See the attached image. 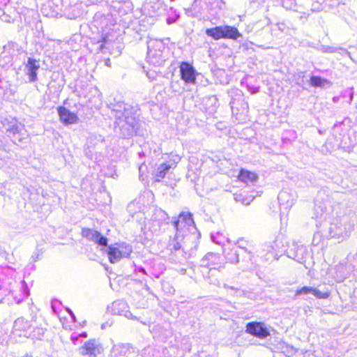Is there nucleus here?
<instances>
[{
  "label": "nucleus",
  "mask_w": 357,
  "mask_h": 357,
  "mask_svg": "<svg viewBox=\"0 0 357 357\" xmlns=\"http://www.w3.org/2000/svg\"><path fill=\"white\" fill-rule=\"evenodd\" d=\"M132 3L130 0H115L112 1L111 11L112 13L104 15L100 13H96L93 17L94 26L99 29L100 33V39L98 41L97 52L106 53L109 52L111 54L116 52L119 53L121 38L119 33L116 31L114 26L116 24V20L113 17V14L116 13L120 17L126 16L131 13L132 10Z\"/></svg>",
  "instance_id": "1"
},
{
  "label": "nucleus",
  "mask_w": 357,
  "mask_h": 357,
  "mask_svg": "<svg viewBox=\"0 0 357 357\" xmlns=\"http://www.w3.org/2000/svg\"><path fill=\"white\" fill-rule=\"evenodd\" d=\"M111 112L115 118L116 132L124 138L133 136L137 127L134 107L123 102H119L112 104Z\"/></svg>",
  "instance_id": "2"
},
{
  "label": "nucleus",
  "mask_w": 357,
  "mask_h": 357,
  "mask_svg": "<svg viewBox=\"0 0 357 357\" xmlns=\"http://www.w3.org/2000/svg\"><path fill=\"white\" fill-rule=\"evenodd\" d=\"M174 226L176 233L175 238L169 243V250L179 253H183L182 245L180 241L190 231L192 228L195 227V222L192 218V214L189 212H182L179 214L178 220L174 222Z\"/></svg>",
  "instance_id": "3"
},
{
  "label": "nucleus",
  "mask_w": 357,
  "mask_h": 357,
  "mask_svg": "<svg viewBox=\"0 0 357 357\" xmlns=\"http://www.w3.org/2000/svg\"><path fill=\"white\" fill-rule=\"evenodd\" d=\"M147 62L153 66H161L166 61L165 43L162 40L150 38L147 41Z\"/></svg>",
  "instance_id": "4"
},
{
  "label": "nucleus",
  "mask_w": 357,
  "mask_h": 357,
  "mask_svg": "<svg viewBox=\"0 0 357 357\" xmlns=\"http://www.w3.org/2000/svg\"><path fill=\"white\" fill-rule=\"evenodd\" d=\"M206 34L215 40L220 38L237 40L241 36V34L236 27L227 25L207 29Z\"/></svg>",
  "instance_id": "5"
},
{
  "label": "nucleus",
  "mask_w": 357,
  "mask_h": 357,
  "mask_svg": "<svg viewBox=\"0 0 357 357\" xmlns=\"http://www.w3.org/2000/svg\"><path fill=\"white\" fill-rule=\"evenodd\" d=\"M354 261L357 262V254L356 255L349 254L344 261L335 266L334 274L337 281H343L354 271L356 265L353 264Z\"/></svg>",
  "instance_id": "6"
},
{
  "label": "nucleus",
  "mask_w": 357,
  "mask_h": 357,
  "mask_svg": "<svg viewBox=\"0 0 357 357\" xmlns=\"http://www.w3.org/2000/svg\"><path fill=\"white\" fill-rule=\"evenodd\" d=\"M132 252V246L125 243L111 245L108 247L107 255L109 261L115 264L122 258L128 257Z\"/></svg>",
  "instance_id": "7"
},
{
  "label": "nucleus",
  "mask_w": 357,
  "mask_h": 357,
  "mask_svg": "<svg viewBox=\"0 0 357 357\" xmlns=\"http://www.w3.org/2000/svg\"><path fill=\"white\" fill-rule=\"evenodd\" d=\"M6 126V131L13 134L15 142H23L28 139L24 126L18 122L17 120L15 119H11V121H8Z\"/></svg>",
  "instance_id": "8"
},
{
  "label": "nucleus",
  "mask_w": 357,
  "mask_h": 357,
  "mask_svg": "<svg viewBox=\"0 0 357 357\" xmlns=\"http://www.w3.org/2000/svg\"><path fill=\"white\" fill-rule=\"evenodd\" d=\"M40 61L32 57H28L24 63V73L28 77L29 82L38 81V70L40 69Z\"/></svg>",
  "instance_id": "9"
},
{
  "label": "nucleus",
  "mask_w": 357,
  "mask_h": 357,
  "mask_svg": "<svg viewBox=\"0 0 357 357\" xmlns=\"http://www.w3.org/2000/svg\"><path fill=\"white\" fill-rule=\"evenodd\" d=\"M181 78L187 84H195L196 82V70L192 64L183 61L179 66Z\"/></svg>",
  "instance_id": "10"
},
{
  "label": "nucleus",
  "mask_w": 357,
  "mask_h": 357,
  "mask_svg": "<svg viewBox=\"0 0 357 357\" xmlns=\"http://www.w3.org/2000/svg\"><path fill=\"white\" fill-rule=\"evenodd\" d=\"M245 331L259 338H265L270 335L268 328L262 322H250L247 324Z\"/></svg>",
  "instance_id": "11"
},
{
  "label": "nucleus",
  "mask_w": 357,
  "mask_h": 357,
  "mask_svg": "<svg viewBox=\"0 0 357 357\" xmlns=\"http://www.w3.org/2000/svg\"><path fill=\"white\" fill-rule=\"evenodd\" d=\"M306 255V248L303 245H298L296 243H293L287 250V256L299 263L305 261Z\"/></svg>",
  "instance_id": "12"
},
{
  "label": "nucleus",
  "mask_w": 357,
  "mask_h": 357,
  "mask_svg": "<svg viewBox=\"0 0 357 357\" xmlns=\"http://www.w3.org/2000/svg\"><path fill=\"white\" fill-rule=\"evenodd\" d=\"M81 234L82 237L88 241H93L102 246L107 245V238L101 236L100 233L96 230L89 228H82Z\"/></svg>",
  "instance_id": "13"
},
{
  "label": "nucleus",
  "mask_w": 357,
  "mask_h": 357,
  "mask_svg": "<svg viewBox=\"0 0 357 357\" xmlns=\"http://www.w3.org/2000/svg\"><path fill=\"white\" fill-rule=\"evenodd\" d=\"M79 353L83 356H88L89 357H96L100 354L102 347L96 343L94 340H90L84 343V344L79 347Z\"/></svg>",
  "instance_id": "14"
},
{
  "label": "nucleus",
  "mask_w": 357,
  "mask_h": 357,
  "mask_svg": "<svg viewBox=\"0 0 357 357\" xmlns=\"http://www.w3.org/2000/svg\"><path fill=\"white\" fill-rule=\"evenodd\" d=\"M16 46L17 44L13 42H8L3 46V52L0 55V66L6 68L11 65L12 50L14 51Z\"/></svg>",
  "instance_id": "15"
},
{
  "label": "nucleus",
  "mask_w": 357,
  "mask_h": 357,
  "mask_svg": "<svg viewBox=\"0 0 357 357\" xmlns=\"http://www.w3.org/2000/svg\"><path fill=\"white\" fill-rule=\"evenodd\" d=\"M144 10L151 17L160 15L165 10L164 3L160 0H155L147 3L144 6Z\"/></svg>",
  "instance_id": "16"
},
{
  "label": "nucleus",
  "mask_w": 357,
  "mask_h": 357,
  "mask_svg": "<svg viewBox=\"0 0 357 357\" xmlns=\"http://www.w3.org/2000/svg\"><path fill=\"white\" fill-rule=\"evenodd\" d=\"M58 114L61 121L65 125L76 123L78 121L77 114L64 107L58 108Z\"/></svg>",
  "instance_id": "17"
},
{
  "label": "nucleus",
  "mask_w": 357,
  "mask_h": 357,
  "mask_svg": "<svg viewBox=\"0 0 357 357\" xmlns=\"http://www.w3.org/2000/svg\"><path fill=\"white\" fill-rule=\"evenodd\" d=\"M278 202L284 209L290 208L296 202L295 195L287 190H282L278 195Z\"/></svg>",
  "instance_id": "18"
},
{
  "label": "nucleus",
  "mask_w": 357,
  "mask_h": 357,
  "mask_svg": "<svg viewBox=\"0 0 357 357\" xmlns=\"http://www.w3.org/2000/svg\"><path fill=\"white\" fill-rule=\"evenodd\" d=\"M114 313L123 315L128 319H133V315L129 310L128 304L123 301H116L112 303Z\"/></svg>",
  "instance_id": "19"
},
{
  "label": "nucleus",
  "mask_w": 357,
  "mask_h": 357,
  "mask_svg": "<svg viewBox=\"0 0 357 357\" xmlns=\"http://www.w3.org/2000/svg\"><path fill=\"white\" fill-rule=\"evenodd\" d=\"M308 294L314 295L317 298H327L330 295L329 292L328 291H321L319 289L312 287H303L296 291V296Z\"/></svg>",
  "instance_id": "20"
},
{
  "label": "nucleus",
  "mask_w": 357,
  "mask_h": 357,
  "mask_svg": "<svg viewBox=\"0 0 357 357\" xmlns=\"http://www.w3.org/2000/svg\"><path fill=\"white\" fill-rule=\"evenodd\" d=\"M220 261V256L215 253L206 254L201 260V266L206 267L210 270L216 269Z\"/></svg>",
  "instance_id": "21"
},
{
  "label": "nucleus",
  "mask_w": 357,
  "mask_h": 357,
  "mask_svg": "<svg viewBox=\"0 0 357 357\" xmlns=\"http://www.w3.org/2000/svg\"><path fill=\"white\" fill-rule=\"evenodd\" d=\"M133 352V349L128 344H116L113 346L112 349V353L115 357L128 356Z\"/></svg>",
  "instance_id": "22"
},
{
  "label": "nucleus",
  "mask_w": 357,
  "mask_h": 357,
  "mask_svg": "<svg viewBox=\"0 0 357 357\" xmlns=\"http://www.w3.org/2000/svg\"><path fill=\"white\" fill-rule=\"evenodd\" d=\"M30 323L24 318L17 319L13 324V333L19 336L22 335V333L26 332L30 328Z\"/></svg>",
  "instance_id": "23"
},
{
  "label": "nucleus",
  "mask_w": 357,
  "mask_h": 357,
  "mask_svg": "<svg viewBox=\"0 0 357 357\" xmlns=\"http://www.w3.org/2000/svg\"><path fill=\"white\" fill-rule=\"evenodd\" d=\"M231 108L232 110L233 114L236 112H241V114H246L248 112V108L249 105L248 103L245 101H244L243 99L242 100H232L230 102Z\"/></svg>",
  "instance_id": "24"
},
{
  "label": "nucleus",
  "mask_w": 357,
  "mask_h": 357,
  "mask_svg": "<svg viewBox=\"0 0 357 357\" xmlns=\"http://www.w3.org/2000/svg\"><path fill=\"white\" fill-rule=\"evenodd\" d=\"M206 6L212 15H215L219 11L225 8V3L222 0H206Z\"/></svg>",
  "instance_id": "25"
},
{
  "label": "nucleus",
  "mask_w": 357,
  "mask_h": 357,
  "mask_svg": "<svg viewBox=\"0 0 357 357\" xmlns=\"http://www.w3.org/2000/svg\"><path fill=\"white\" fill-rule=\"evenodd\" d=\"M238 178L244 183H253L258 179V176L255 172L241 169L238 175Z\"/></svg>",
  "instance_id": "26"
},
{
  "label": "nucleus",
  "mask_w": 357,
  "mask_h": 357,
  "mask_svg": "<svg viewBox=\"0 0 357 357\" xmlns=\"http://www.w3.org/2000/svg\"><path fill=\"white\" fill-rule=\"evenodd\" d=\"M170 169L171 165H168L166 162L160 164L154 172V175L155 176V181H160L162 178H165V175Z\"/></svg>",
  "instance_id": "27"
},
{
  "label": "nucleus",
  "mask_w": 357,
  "mask_h": 357,
  "mask_svg": "<svg viewBox=\"0 0 357 357\" xmlns=\"http://www.w3.org/2000/svg\"><path fill=\"white\" fill-rule=\"evenodd\" d=\"M236 245L238 248L248 252L250 255V259H252V257H253L252 254L254 251V246L252 243H250L248 241L243 238H239L236 241Z\"/></svg>",
  "instance_id": "28"
},
{
  "label": "nucleus",
  "mask_w": 357,
  "mask_h": 357,
  "mask_svg": "<svg viewBox=\"0 0 357 357\" xmlns=\"http://www.w3.org/2000/svg\"><path fill=\"white\" fill-rule=\"evenodd\" d=\"M237 248H233L225 253L226 259L231 263H238L239 261Z\"/></svg>",
  "instance_id": "29"
},
{
  "label": "nucleus",
  "mask_w": 357,
  "mask_h": 357,
  "mask_svg": "<svg viewBox=\"0 0 357 357\" xmlns=\"http://www.w3.org/2000/svg\"><path fill=\"white\" fill-rule=\"evenodd\" d=\"M329 82L319 76H312L310 77V84L315 87H323L328 84Z\"/></svg>",
  "instance_id": "30"
},
{
  "label": "nucleus",
  "mask_w": 357,
  "mask_h": 357,
  "mask_svg": "<svg viewBox=\"0 0 357 357\" xmlns=\"http://www.w3.org/2000/svg\"><path fill=\"white\" fill-rule=\"evenodd\" d=\"M181 160V157L176 153H172L169 155V160L166 163L171 165V168L175 167L176 164Z\"/></svg>",
  "instance_id": "31"
},
{
  "label": "nucleus",
  "mask_w": 357,
  "mask_h": 357,
  "mask_svg": "<svg viewBox=\"0 0 357 357\" xmlns=\"http://www.w3.org/2000/svg\"><path fill=\"white\" fill-rule=\"evenodd\" d=\"M282 6L287 10H294L295 11H298L297 10L294 9L296 6L295 0H283Z\"/></svg>",
  "instance_id": "32"
},
{
  "label": "nucleus",
  "mask_w": 357,
  "mask_h": 357,
  "mask_svg": "<svg viewBox=\"0 0 357 357\" xmlns=\"http://www.w3.org/2000/svg\"><path fill=\"white\" fill-rule=\"evenodd\" d=\"M339 50H342L340 47H335L328 45H321L320 50L324 53H333L337 52Z\"/></svg>",
  "instance_id": "33"
},
{
  "label": "nucleus",
  "mask_w": 357,
  "mask_h": 357,
  "mask_svg": "<svg viewBox=\"0 0 357 357\" xmlns=\"http://www.w3.org/2000/svg\"><path fill=\"white\" fill-rule=\"evenodd\" d=\"M155 218L156 217L160 218V219H159L160 221H164L167 223L168 215L165 211H162V209H157L155 211Z\"/></svg>",
  "instance_id": "34"
},
{
  "label": "nucleus",
  "mask_w": 357,
  "mask_h": 357,
  "mask_svg": "<svg viewBox=\"0 0 357 357\" xmlns=\"http://www.w3.org/2000/svg\"><path fill=\"white\" fill-rule=\"evenodd\" d=\"M282 352L288 356H291L295 354L296 349L292 346L286 345L282 347Z\"/></svg>",
  "instance_id": "35"
},
{
  "label": "nucleus",
  "mask_w": 357,
  "mask_h": 357,
  "mask_svg": "<svg viewBox=\"0 0 357 357\" xmlns=\"http://www.w3.org/2000/svg\"><path fill=\"white\" fill-rule=\"evenodd\" d=\"M331 229V232H333L334 231V234L335 235H337V236H344V235H347V231L346 230L345 228H342V227H340L337 228V231H335V228H333V227H331L330 228Z\"/></svg>",
  "instance_id": "36"
},
{
  "label": "nucleus",
  "mask_w": 357,
  "mask_h": 357,
  "mask_svg": "<svg viewBox=\"0 0 357 357\" xmlns=\"http://www.w3.org/2000/svg\"><path fill=\"white\" fill-rule=\"evenodd\" d=\"M185 14L190 17H195L198 16V14L200 13V10H193L192 8H188L185 9Z\"/></svg>",
  "instance_id": "37"
},
{
  "label": "nucleus",
  "mask_w": 357,
  "mask_h": 357,
  "mask_svg": "<svg viewBox=\"0 0 357 357\" xmlns=\"http://www.w3.org/2000/svg\"><path fill=\"white\" fill-rule=\"evenodd\" d=\"M33 336L40 338L44 335L45 331L43 328H37L33 331Z\"/></svg>",
  "instance_id": "38"
},
{
  "label": "nucleus",
  "mask_w": 357,
  "mask_h": 357,
  "mask_svg": "<svg viewBox=\"0 0 357 357\" xmlns=\"http://www.w3.org/2000/svg\"><path fill=\"white\" fill-rule=\"evenodd\" d=\"M275 26H277L278 29L282 32H285L288 29L286 24L284 23H278L275 24Z\"/></svg>",
  "instance_id": "39"
},
{
  "label": "nucleus",
  "mask_w": 357,
  "mask_h": 357,
  "mask_svg": "<svg viewBox=\"0 0 357 357\" xmlns=\"http://www.w3.org/2000/svg\"><path fill=\"white\" fill-rule=\"evenodd\" d=\"M253 199V197L252 198H245V199H243L242 200V204H244V205H248L250 204V202H252Z\"/></svg>",
  "instance_id": "40"
},
{
  "label": "nucleus",
  "mask_w": 357,
  "mask_h": 357,
  "mask_svg": "<svg viewBox=\"0 0 357 357\" xmlns=\"http://www.w3.org/2000/svg\"><path fill=\"white\" fill-rule=\"evenodd\" d=\"M178 17H179V15H177V14L175 15V17L174 19H172L170 17H169L167 18V22L169 24H171V23L174 22H175L178 18Z\"/></svg>",
  "instance_id": "41"
},
{
  "label": "nucleus",
  "mask_w": 357,
  "mask_h": 357,
  "mask_svg": "<svg viewBox=\"0 0 357 357\" xmlns=\"http://www.w3.org/2000/svg\"><path fill=\"white\" fill-rule=\"evenodd\" d=\"M66 311L68 312V314L70 315V317H72V319L75 321V314H73V311L69 309V308H66Z\"/></svg>",
  "instance_id": "42"
},
{
  "label": "nucleus",
  "mask_w": 357,
  "mask_h": 357,
  "mask_svg": "<svg viewBox=\"0 0 357 357\" xmlns=\"http://www.w3.org/2000/svg\"><path fill=\"white\" fill-rule=\"evenodd\" d=\"M296 77H298V79H303L304 77H305V73L304 72H299L297 75H296Z\"/></svg>",
  "instance_id": "43"
},
{
  "label": "nucleus",
  "mask_w": 357,
  "mask_h": 357,
  "mask_svg": "<svg viewBox=\"0 0 357 357\" xmlns=\"http://www.w3.org/2000/svg\"><path fill=\"white\" fill-rule=\"evenodd\" d=\"M197 0H195L192 5L191 8H192L193 10H199V9L197 8Z\"/></svg>",
  "instance_id": "44"
},
{
  "label": "nucleus",
  "mask_w": 357,
  "mask_h": 357,
  "mask_svg": "<svg viewBox=\"0 0 357 357\" xmlns=\"http://www.w3.org/2000/svg\"><path fill=\"white\" fill-rule=\"evenodd\" d=\"M224 287H225V289H232V290H237V289L234 288V287H230V286H229V285H228V284H224Z\"/></svg>",
  "instance_id": "45"
},
{
  "label": "nucleus",
  "mask_w": 357,
  "mask_h": 357,
  "mask_svg": "<svg viewBox=\"0 0 357 357\" xmlns=\"http://www.w3.org/2000/svg\"><path fill=\"white\" fill-rule=\"evenodd\" d=\"M5 149V145L2 140L0 139V150H3Z\"/></svg>",
  "instance_id": "46"
},
{
  "label": "nucleus",
  "mask_w": 357,
  "mask_h": 357,
  "mask_svg": "<svg viewBox=\"0 0 357 357\" xmlns=\"http://www.w3.org/2000/svg\"><path fill=\"white\" fill-rule=\"evenodd\" d=\"M308 16H309V14H308V13H303V15H301V19H303V18L307 19V18L308 17Z\"/></svg>",
  "instance_id": "47"
},
{
  "label": "nucleus",
  "mask_w": 357,
  "mask_h": 357,
  "mask_svg": "<svg viewBox=\"0 0 357 357\" xmlns=\"http://www.w3.org/2000/svg\"><path fill=\"white\" fill-rule=\"evenodd\" d=\"M138 271H140V272H142V273H143L144 274H146V271H145L144 268H142V267H139V268H138Z\"/></svg>",
  "instance_id": "48"
},
{
  "label": "nucleus",
  "mask_w": 357,
  "mask_h": 357,
  "mask_svg": "<svg viewBox=\"0 0 357 357\" xmlns=\"http://www.w3.org/2000/svg\"><path fill=\"white\" fill-rule=\"evenodd\" d=\"M109 62H110V61H109V59H107L105 60V64L106 66H110V63H109Z\"/></svg>",
  "instance_id": "49"
},
{
  "label": "nucleus",
  "mask_w": 357,
  "mask_h": 357,
  "mask_svg": "<svg viewBox=\"0 0 357 357\" xmlns=\"http://www.w3.org/2000/svg\"><path fill=\"white\" fill-rule=\"evenodd\" d=\"M170 11L175 13L176 10L174 9H173L172 8H170Z\"/></svg>",
  "instance_id": "50"
},
{
  "label": "nucleus",
  "mask_w": 357,
  "mask_h": 357,
  "mask_svg": "<svg viewBox=\"0 0 357 357\" xmlns=\"http://www.w3.org/2000/svg\"><path fill=\"white\" fill-rule=\"evenodd\" d=\"M183 253H184V252H183V253H181V255H182V256L183 257V259H185V257H184V256H183Z\"/></svg>",
  "instance_id": "51"
},
{
  "label": "nucleus",
  "mask_w": 357,
  "mask_h": 357,
  "mask_svg": "<svg viewBox=\"0 0 357 357\" xmlns=\"http://www.w3.org/2000/svg\"><path fill=\"white\" fill-rule=\"evenodd\" d=\"M257 91H258V90H257V89H256L255 91H253L252 93H255V92H257Z\"/></svg>",
  "instance_id": "52"
},
{
  "label": "nucleus",
  "mask_w": 357,
  "mask_h": 357,
  "mask_svg": "<svg viewBox=\"0 0 357 357\" xmlns=\"http://www.w3.org/2000/svg\"><path fill=\"white\" fill-rule=\"evenodd\" d=\"M297 84H302L301 83H300L298 81L297 82Z\"/></svg>",
  "instance_id": "53"
},
{
  "label": "nucleus",
  "mask_w": 357,
  "mask_h": 357,
  "mask_svg": "<svg viewBox=\"0 0 357 357\" xmlns=\"http://www.w3.org/2000/svg\"><path fill=\"white\" fill-rule=\"evenodd\" d=\"M158 221H159V222H161V221H160L159 220H158ZM158 225H160V222H158Z\"/></svg>",
  "instance_id": "54"
},
{
  "label": "nucleus",
  "mask_w": 357,
  "mask_h": 357,
  "mask_svg": "<svg viewBox=\"0 0 357 357\" xmlns=\"http://www.w3.org/2000/svg\"><path fill=\"white\" fill-rule=\"evenodd\" d=\"M96 1H99V0H96Z\"/></svg>",
  "instance_id": "55"
}]
</instances>
